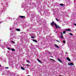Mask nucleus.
<instances>
[{
	"label": "nucleus",
	"mask_w": 76,
	"mask_h": 76,
	"mask_svg": "<svg viewBox=\"0 0 76 76\" xmlns=\"http://www.w3.org/2000/svg\"><path fill=\"white\" fill-rule=\"evenodd\" d=\"M55 25V27L56 29H58V28H60V27L58 26H57L56 23H54Z\"/></svg>",
	"instance_id": "1"
},
{
	"label": "nucleus",
	"mask_w": 76,
	"mask_h": 76,
	"mask_svg": "<svg viewBox=\"0 0 76 76\" xmlns=\"http://www.w3.org/2000/svg\"><path fill=\"white\" fill-rule=\"evenodd\" d=\"M68 64L69 65V66H73L74 65V64L72 63H68Z\"/></svg>",
	"instance_id": "2"
},
{
	"label": "nucleus",
	"mask_w": 76,
	"mask_h": 76,
	"mask_svg": "<svg viewBox=\"0 0 76 76\" xmlns=\"http://www.w3.org/2000/svg\"><path fill=\"white\" fill-rule=\"evenodd\" d=\"M54 45L56 48H59V46H58L56 44H55Z\"/></svg>",
	"instance_id": "3"
},
{
	"label": "nucleus",
	"mask_w": 76,
	"mask_h": 76,
	"mask_svg": "<svg viewBox=\"0 0 76 76\" xmlns=\"http://www.w3.org/2000/svg\"><path fill=\"white\" fill-rule=\"evenodd\" d=\"M66 59L68 60V61H71L70 59V58H69L67 57Z\"/></svg>",
	"instance_id": "4"
},
{
	"label": "nucleus",
	"mask_w": 76,
	"mask_h": 76,
	"mask_svg": "<svg viewBox=\"0 0 76 76\" xmlns=\"http://www.w3.org/2000/svg\"><path fill=\"white\" fill-rule=\"evenodd\" d=\"M19 18H25V16H19Z\"/></svg>",
	"instance_id": "5"
},
{
	"label": "nucleus",
	"mask_w": 76,
	"mask_h": 76,
	"mask_svg": "<svg viewBox=\"0 0 76 76\" xmlns=\"http://www.w3.org/2000/svg\"><path fill=\"white\" fill-rule=\"evenodd\" d=\"M32 41H34V42H35L37 43L38 42V41H37V40L35 39H33Z\"/></svg>",
	"instance_id": "6"
},
{
	"label": "nucleus",
	"mask_w": 76,
	"mask_h": 76,
	"mask_svg": "<svg viewBox=\"0 0 76 76\" xmlns=\"http://www.w3.org/2000/svg\"><path fill=\"white\" fill-rule=\"evenodd\" d=\"M51 25L52 26H53V25H54V22L53 21H52V23H51Z\"/></svg>",
	"instance_id": "7"
},
{
	"label": "nucleus",
	"mask_w": 76,
	"mask_h": 76,
	"mask_svg": "<svg viewBox=\"0 0 76 76\" xmlns=\"http://www.w3.org/2000/svg\"><path fill=\"white\" fill-rule=\"evenodd\" d=\"M58 60L59 61H60V62H61V63H62V61H61V60H60V59L58 58Z\"/></svg>",
	"instance_id": "8"
},
{
	"label": "nucleus",
	"mask_w": 76,
	"mask_h": 76,
	"mask_svg": "<svg viewBox=\"0 0 76 76\" xmlns=\"http://www.w3.org/2000/svg\"><path fill=\"white\" fill-rule=\"evenodd\" d=\"M16 30L17 31H20V29L19 28H16Z\"/></svg>",
	"instance_id": "9"
},
{
	"label": "nucleus",
	"mask_w": 76,
	"mask_h": 76,
	"mask_svg": "<svg viewBox=\"0 0 76 76\" xmlns=\"http://www.w3.org/2000/svg\"><path fill=\"white\" fill-rule=\"evenodd\" d=\"M59 5H60V6H64V4H59Z\"/></svg>",
	"instance_id": "10"
},
{
	"label": "nucleus",
	"mask_w": 76,
	"mask_h": 76,
	"mask_svg": "<svg viewBox=\"0 0 76 76\" xmlns=\"http://www.w3.org/2000/svg\"><path fill=\"white\" fill-rule=\"evenodd\" d=\"M21 69H22V70H25V69L23 67H21Z\"/></svg>",
	"instance_id": "11"
},
{
	"label": "nucleus",
	"mask_w": 76,
	"mask_h": 76,
	"mask_svg": "<svg viewBox=\"0 0 76 76\" xmlns=\"http://www.w3.org/2000/svg\"><path fill=\"white\" fill-rule=\"evenodd\" d=\"M38 61H39V63H41V62L40 61V60H39V59H37Z\"/></svg>",
	"instance_id": "12"
},
{
	"label": "nucleus",
	"mask_w": 76,
	"mask_h": 76,
	"mask_svg": "<svg viewBox=\"0 0 76 76\" xmlns=\"http://www.w3.org/2000/svg\"><path fill=\"white\" fill-rule=\"evenodd\" d=\"M11 50L12 51H15V50L14 49H11Z\"/></svg>",
	"instance_id": "13"
},
{
	"label": "nucleus",
	"mask_w": 76,
	"mask_h": 76,
	"mask_svg": "<svg viewBox=\"0 0 76 76\" xmlns=\"http://www.w3.org/2000/svg\"><path fill=\"white\" fill-rule=\"evenodd\" d=\"M66 31H70V29L69 28H68L67 29H66Z\"/></svg>",
	"instance_id": "14"
},
{
	"label": "nucleus",
	"mask_w": 76,
	"mask_h": 76,
	"mask_svg": "<svg viewBox=\"0 0 76 76\" xmlns=\"http://www.w3.org/2000/svg\"><path fill=\"white\" fill-rule=\"evenodd\" d=\"M61 38L62 39H63L64 38V37H63V36L62 35L61 36Z\"/></svg>",
	"instance_id": "15"
},
{
	"label": "nucleus",
	"mask_w": 76,
	"mask_h": 76,
	"mask_svg": "<svg viewBox=\"0 0 76 76\" xmlns=\"http://www.w3.org/2000/svg\"><path fill=\"white\" fill-rule=\"evenodd\" d=\"M50 60H52V61H55V60L53 59H50Z\"/></svg>",
	"instance_id": "16"
},
{
	"label": "nucleus",
	"mask_w": 76,
	"mask_h": 76,
	"mask_svg": "<svg viewBox=\"0 0 76 76\" xmlns=\"http://www.w3.org/2000/svg\"><path fill=\"white\" fill-rule=\"evenodd\" d=\"M69 35H71V36H72V35H73V34H72V33H70Z\"/></svg>",
	"instance_id": "17"
},
{
	"label": "nucleus",
	"mask_w": 76,
	"mask_h": 76,
	"mask_svg": "<svg viewBox=\"0 0 76 76\" xmlns=\"http://www.w3.org/2000/svg\"><path fill=\"white\" fill-rule=\"evenodd\" d=\"M55 19H56V20H57V22H58L59 21V20L57 18H56Z\"/></svg>",
	"instance_id": "18"
},
{
	"label": "nucleus",
	"mask_w": 76,
	"mask_h": 76,
	"mask_svg": "<svg viewBox=\"0 0 76 76\" xmlns=\"http://www.w3.org/2000/svg\"><path fill=\"white\" fill-rule=\"evenodd\" d=\"M26 61H27V62L28 63H30V62L28 60H27Z\"/></svg>",
	"instance_id": "19"
},
{
	"label": "nucleus",
	"mask_w": 76,
	"mask_h": 76,
	"mask_svg": "<svg viewBox=\"0 0 76 76\" xmlns=\"http://www.w3.org/2000/svg\"><path fill=\"white\" fill-rule=\"evenodd\" d=\"M11 42L12 43H13V44H15V42H14L13 41H12Z\"/></svg>",
	"instance_id": "20"
},
{
	"label": "nucleus",
	"mask_w": 76,
	"mask_h": 76,
	"mask_svg": "<svg viewBox=\"0 0 76 76\" xmlns=\"http://www.w3.org/2000/svg\"><path fill=\"white\" fill-rule=\"evenodd\" d=\"M63 43H66V41H65V40L63 41Z\"/></svg>",
	"instance_id": "21"
},
{
	"label": "nucleus",
	"mask_w": 76,
	"mask_h": 76,
	"mask_svg": "<svg viewBox=\"0 0 76 76\" xmlns=\"http://www.w3.org/2000/svg\"><path fill=\"white\" fill-rule=\"evenodd\" d=\"M63 34H66V31H64L63 32Z\"/></svg>",
	"instance_id": "22"
},
{
	"label": "nucleus",
	"mask_w": 76,
	"mask_h": 76,
	"mask_svg": "<svg viewBox=\"0 0 76 76\" xmlns=\"http://www.w3.org/2000/svg\"><path fill=\"white\" fill-rule=\"evenodd\" d=\"M7 49H8V50H11V49H10V48H9V47H7Z\"/></svg>",
	"instance_id": "23"
},
{
	"label": "nucleus",
	"mask_w": 76,
	"mask_h": 76,
	"mask_svg": "<svg viewBox=\"0 0 76 76\" xmlns=\"http://www.w3.org/2000/svg\"><path fill=\"white\" fill-rule=\"evenodd\" d=\"M31 38H33L34 39V37L33 36H31Z\"/></svg>",
	"instance_id": "24"
},
{
	"label": "nucleus",
	"mask_w": 76,
	"mask_h": 76,
	"mask_svg": "<svg viewBox=\"0 0 76 76\" xmlns=\"http://www.w3.org/2000/svg\"><path fill=\"white\" fill-rule=\"evenodd\" d=\"M74 25H75V26H76V24L74 23Z\"/></svg>",
	"instance_id": "25"
},
{
	"label": "nucleus",
	"mask_w": 76,
	"mask_h": 76,
	"mask_svg": "<svg viewBox=\"0 0 76 76\" xmlns=\"http://www.w3.org/2000/svg\"><path fill=\"white\" fill-rule=\"evenodd\" d=\"M56 41H57V42H59V41H58V40H56Z\"/></svg>",
	"instance_id": "26"
},
{
	"label": "nucleus",
	"mask_w": 76,
	"mask_h": 76,
	"mask_svg": "<svg viewBox=\"0 0 76 76\" xmlns=\"http://www.w3.org/2000/svg\"><path fill=\"white\" fill-rule=\"evenodd\" d=\"M61 35L63 34V33H62L61 32Z\"/></svg>",
	"instance_id": "27"
},
{
	"label": "nucleus",
	"mask_w": 76,
	"mask_h": 76,
	"mask_svg": "<svg viewBox=\"0 0 76 76\" xmlns=\"http://www.w3.org/2000/svg\"><path fill=\"white\" fill-rule=\"evenodd\" d=\"M9 68V67H5V69H8Z\"/></svg>",
	"instance_id": "28"
},
{
	"label": "nucleus",
	"mask_w": 76,
	"mask_h": 76,
	"mask_svg": "<svg viewBox=\"0 0 76 76\" xmlns=\"http://www.w3.org/2000/svg\"><path fill=\"white\" fill-rule=\"evenodd\" d=\"M29 66V64L27 65V66Z\"/></svg>",
	"instance_id": "29"
},
{
	"label": "nucleus",
	"mask_w": 76,
	"mask_h": 76,
	"mask_svg": "<svg viewBox=\"0 0 76 76\" xmlns=\"http://www.w3.org/2000/svg\"><path fill=\"white\" fill-rule=\"evenodd\" d=\"M1 65H0V67H1Z\"/></svg>",
	"instance_id": "30"
},
{
	"label": "nucleus",
	"mask_w": 76,
	"mask_h": 76,
	"mask_svg": "<svg viewBox=\"0 0 76 76\" xmlns=\"http://www.w3.org/2000/svg\"><path fill=\"white\" fill-rule=\"evenodd\" d=\"M51 57H53V56H51Z\"/></svg>",
	"instance_id": "31"
},
{
	"label": "nucleus",
	"mask_w": 76,
	"mask_h": 76,
	"mask_svg": "<svg viewBox=\"0 0 76 76\" xmlns=\"http://www.w3.org/2000/svg\"><path fill=\"white\" fill-rule=\"evenodd\" d=\"M30 76V75H28V76Z\"/></svg>",
	"instance_id": "32"
},
{
	"label": "nucleus",
	"mask_w": 76,
	"mask_h": 76,
	"mask_svg": "<svg viewBox=\"0 0 76 76\" xmlns=\"http://www.w3.org/2000/svg\"><path fill=\"white\" fill-rule=\"evenodd\" d=\"M66 54H67V52H66Z\"/></svg>",
	"instance_id": "33"
}]
</instances>
